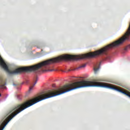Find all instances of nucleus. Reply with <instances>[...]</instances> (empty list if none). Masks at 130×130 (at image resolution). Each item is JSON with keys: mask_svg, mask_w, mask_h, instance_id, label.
I'll return each mask as SVG.
<instances>
[{"mask_svg": "<svg viewBox=\"0 0 130 130\" xmlns=\"http://www.w3.org/2000/svg\"><path fill=\"white\" fill-rule=\"evenodd\" d=\"M6 85H7L6 81L0 79V89H6L7 88Z\"/></svg>", "mask_w": 130, "mask_h": 130, "instance_id": "f257e3e1", "label": "nucleus"}, {"mask_svg": "<svg viewBox=\"0 0 130 130\" xmlns=\"http://www.w3.org/2000/svg\"><path fill=\"white\" fill-rule=\"evenodd\" d=\"M37 81H38V79H37V77H36V82L34 83V84L31 86L30 87H29V91H31V90H32L33 89V88H34V86H35V85H36V84L37 83Z\"/></svg>", "mask_w": 130, "mask_h": 130, "instance_id": "f03ea898", "label": "nucleus"}, {"mask_svg": "<svg viewBox=\"0 0 130 130\" xmlns=\"http://www.w3.org/2000/svg\"><path fill=\"white\" fill-rule=\"evenodd\" d=\"M93 70H94V73L96 74L97 72L99 71V68L94 67Z\"/></svg>", "mask_w": 130, "mask_h": 130, "instance_id": "7ed1b4c3", "label": "nucleus"}, {"mask_svg": "<svg viewBox=\"0 0 130 130\" xmlns=\"http://www.w3.org/2000/svg\"><path fill=\"white\" fill-rule=\"evenodd\" d=\"M129 48H130V45L125 47L124 48V50H125V51H126V50H127V49H129Z\"/></svg>", "mask_w": 130, "mask_h": 130, "instance_id": "20e7f679", "label": "nucleus"}, {"mask_svg": "<svg viewBox=\"0 0 130 130\" xmlns=\"http://www.w3.org/2000/svg\"><path fill=\"white\" fill-rule=\"evenodd\" d=\"M85 67H86V64H84L81 66L80 67V68H85Z\"/></svg>", "mask_w": 130, "mask_h": 130, "instance_id": "39448f33", "label": "nucleus"}, {"mask_svg": "<svg viewBox=\"0 0 130 130\" xmlns=\"http://www.w3.org/2000/svg\"><path fill=\"white\" fill-rule=\"evenodd\" d=\"M47 72H53V70H45Z\"/></svg>", "mask_w": 130, "mask_h": 130, "instance_id": "423d86ee", "label": "nucleus"}, {"mask_svg": "<svg viewBox=\"0 0 130 130\" xmlns=\"http://www.w3.org/2000/svg\"><path fill=\"white\" fill-rule=\"evenodd\" d=\"M1 96H2V94L1 93H0V97H1Z\"/></svg>", "mask_w": 130, "mask_h": 130, "instance_id": "0eeeda50", "label": "nucleus"}, {"mask_svg": "<svg viewBox=\"0 0 130 130\" xmlns=\"http://www.w3.org/2000/svg\"><path fill=\"white\" fill-rule=\"evenodd\" d=\"M53 87H54V85H53Z\"/></svg>", "mask_w": 130, "mask_h": 130, "instance_id": "6e6552de", "label": "nucleus"}, {"mask_svg": "<svg viewBox=\"0 0 130 130\" xmlns=\"http://www.w3.org/2000/svg\"><path fill=\"white\" fill-rule=\"evenodd\" d=\"M70 71H71V70H69V72H70Z\"/></svg>", "mask_w": 130, "mask_h": 130, "instance_id": "1a4fd4ad", "label": "nucleus"}, {"mask_svg": "<svg viewBox=\"0 0 130 130\" xmlns=\"http://www.w3.org/2000/svg\"><path fill=\"white\" fill-rule=\"evenodd\" d=\"M13 85H14V86H16V85H15V84H13Z\"/></svg>", "mask_w": 130, "mask_h": 130, "instance_id": "9d476101", "label": "nucleus"}]
</instances>
